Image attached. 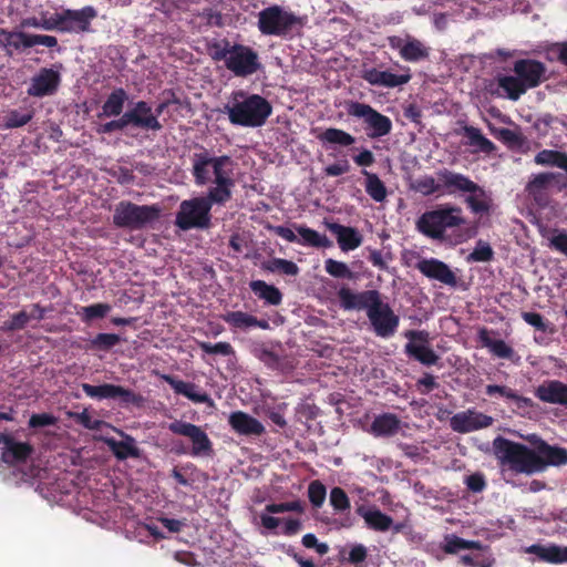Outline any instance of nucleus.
I'll return each instance as SVG.
<instances>
[{
	"instance_id": "16",
	"label": "nucleus",
	"mask_w": 567,
	"mask_h": 567,
	"mask_svg": "<svg viewBox=\"0 0 567 567\" xmlns=\"http://www.w3.org/2000/svg\"><path fill=\"white\" fill-rule=\"evenodd\" d=\"M338 298L341 309L344 310H365L379 302L382 298L378 289H365L359 292L352 291L347 287L338 290Z\"/></svg>"
},
{
	"instance_id": "43",
	"label": "nucleus",
	"mask_w": 567,
	"mask_h": 567,
	"mask_svg": "<svg viewBox=\"0 0 567 567\" xmlns=\"http://www.w3.org/2000/svg\"><path fill=\"white\" fill-rule=\"evenodd\" d=\"M250 352L269 369L275 370L279 367V355L271 350L267 343L262 341H254L250 346Z\"/></svg>"
},
{
	"instance_id": "7",
	"label": "nucleus",
	"mask_w": 567,
	"mask_h": 567,
	"mask_svg": "<svg viewBox=\"0 0 567 567\" xmlns=\"http://www.w3.org/2000/svg\"><path fill=\"white\" fill-rule=\"evenodd\" d=\"M161 208L157 205H138L127 200L116 204L113 214V225L118 228L138 230L157 220Z\"/></svg>"
},
{
	"instance_id": "24",
	"label": "nucleus",
	"mask_w": 567,
	"mask_h": 567,
	"mask_svg": "<svg viewBox=\"0 0 567 567\" xmlns=\"http://www.w3.org/2000/svg\"><path fill=\"white\" fill-rule=\"evenodd\" d=\"M362 79L370 85L392 89L406 84L411 80V74H393L389 71L371 68L363 71Z\"/></svg>"
},
{
	"instance_id": "29",
	"label": "nucleus",
	"mask_w": 567,
	"mask_h": 567,
	"mask_svg": "<svg viewBox=\"0 0 567 567\" xmlns=\"http://www.w3.org/2000/svg\"><path fill=\"white\" fill-rule=\"evenodd\" d=\"M477 337L482 346L501 359L516 361L518 359L516 351L506 344L502 339H493L491 332L486 328H482L477 332Z\"/></svg>"
},
{
	"instance_id": "2",
	"label": "nucleus",
	"mask_w": 567,
	"mask_h": 567,
	"mask_svg": "<svg viewBox=\"0 0 567 567\" xmlns=\"http://www.w3.org/2000/svg\"><path fill=\"white\" fill-rule=\"evenodd\" d=\"M528 442L534 449L497 435L493 441V450L499 466L516 474L533 475L548 466L567 464V449L550 445L537 434L529 435Z\"/></svg>"
},
{
	"instance_id": "54",
	"label": "nucleus",
	"mask_w": 567,
	"mask_h": 567,
	"mask_svg": "<svg viewBox=\"0 0 567 567\" xmlns=\"http://www.w3.org/2000/svg\"><path fill=\"white\" fill-rule=\"evenodd\" d=\"M324 270L334 278L340 279H352L353 272L350 268L342 261H338L334 259H327L324 261Z\"/></svg>"
},
{
	"instance_id": "11",
	"label": "nucleus",
	"mask_w": 567,
	"mask_h": 567,
	"mask_svg": "<svg viewBox=\"0 0 567 567\" xmlns=\"http://www.w3.org/2000/svg\"><path fill=\"white\" fill-rule=\"evenodd\" d=\"M404 337L409 340L404 347V352L410 358L425 367L437 363L440 358L431 348V336L427 330H405Z\"/></svg>"
},
{
	"instance_id": "42",
	"label": "nucleus",
	"mask_w": 567,
	"mask_h": 567,
	"mask_svg": "<svg viewBox=\"0 0 567 567\" xmlns=\"http://www.w3.org/2000/svg\"><path fill=\"white\" fill-rule=\"evenodd\" d=\"M362 175L365 177L364 188L370 198L377 203L384 202L388 195L384 182L374 173L365 169L362 171Z\"/></svg>"
},
{
	"instance_id": "55",
	"label": "nucleus",
	"mask_w": 567,
	"mask_h": 567,
	"mask_svg": "<svg viewBox=\"0 0 567 567\" xmlns=\"http://www.w3.org/2000/svg\"><path fill=\"white\" fill-rule=\"evenodd\" d=\"M413 188L424 196H431L441 192V182H436L432 176H425L416 179L413 184Z\"/></svg>"
},
{
	"instance_id": "34",
	"label": "nucleus",
	"mask_w": 567,
	"mask_h": 567,
	"mask_svg": "<svg viewBox=\"0 0 567 567\" xmlns=\"http://www.w3.org/2000/svg\"><path fill=\"white\" fill-rule=\"evenodd\" d=\"M484 393L489 396L499 394L501 396L513 400L518 410H526L534 406V401L532 399L520 395L515 390L505 385L488 384L485 386Z\"/></svg>"
},
{
	"instance_id": "18",
	"label": "nucleus",
	"mask_w": 567,
	"mask_h": 567,
	"mask_svg": "<svg viewBox=\"0 0 567 567\" xmlns=\"http://www.w3.org/2000/svg\"><path fill=\"white\" fill-rule=\"evenodd\" d=\"M61 82L58 71L52 68H41L31 80L27 93L31 97L42 99L56 93Z\"/></svg>"
},
{
	"instance_id": "53",
	"label": "nucleus",
	"mask_w": 567,
	"mask_h": 567,
	"mask_svg": "<svg viewBox=\"0 0 567 567\" xmlns=\"http://www.w3.org/2000/svg\"><path fill=\"white\" fill-rule=\"evenodd\" d=\"M327 489L320 480H313L308 484L307 497L316 508H320L326 499Z\"/></svg>"
},
{
	"instance_id": "10",
	"label": "nucleus",
	"mask_w": 567,
	"mask_h": 567,
	"mask_svg": "<svg viewBox=\"0 0 567 567\" xmlns=\"http://www.w3.org/2000/svg\"><path fill=\"white\" fill-rule=\"evenodd\" d=\"M367 317L373 333L383 339L394 336L400 327V316L382 298L370 308Z\"/></svg>"
},
{
	"instance_id": "32",
	"label": "nucleus",
	"mask_w": 567,
	"mask_h": 567,
	"mask_svg": "<svg viewBox=\"0 0 567 567\" xmlns=\"http://www.w3.org/2000/svg\"><path fill=\"white\" fill-rule=\"evenodd\" d=\"M124 440L117 441L114 437H109L105 440V443L113 453L114 456L118 460H126L128 457H141V450L136 445V440L134 436L130 434H124L121 432Z\"/></svg>"
},
{
	"instance_id": "21",
	"label": "nucleus",
	"mask_w": 567,
	"mask_h": 567,
	"mask_svg": "<svg viewBox=\"0 0 567 567\" xmlns=\"http://www.w3.org/2000/svg\"><path fill=\"white\" fill-rule=\"evenodd\" d=\"M415 268L431 280H436L449 287H455L457 278L451 267L436 258L419 260Z\"/></svg>"
},
{
	"instance_id": "14",
	"label": "nucleus",
	"mask_w": 567,
	"mask_h": 567,
	"mask_svg": "<svg viewBox=\"0 0 567 567\" xmlns=\"http://www.w3.org/2000/svg\"><path fill=\"white\" fill-rule=\"evenodd\" d=\"M97 17V11L92 6H85L79 10L63 9V33L83 34L92 32V22Z\"/></svg>"
},
{
	"instance_id": "64",
	"label": "nucleus",
	"mask_w": 567,
	"mask_h": 567,
	"mask_svg": "<svg viewBox=\"0 0 567 567\" xmlns=\"http://www.w3.org/2000/svg\"><path fill=\"white\" fill-rule=\"evenodd\" d=\"M467 488L473 493H481L486 487L485 476L482 473H474L465 480Z\"/></svg>"
},
{
	"instance_id": "47",
	"label": "nucleus",
	"mask_w": 567,
	"mask_h": 567,
	"mask_svg": "<svg viewBox=\"0 0 567 567\" xmlns=\"http://www.w3.org/2000/svg\"><path fill=\"white\" fill-rule=\"evenodd\" d=\"M260 267L270 272H280L288 276H297L299 272V267L293 261L281 258H272L268 261H264Z\"/></svg>"
},
{
	"instance_id": "52",
	"label": "nucleus",
	"mask_w": 567,
	"mask_h": 567,
	"mask_svg": "<svg viewBox=\"0 0 567 567\" xmlns=\"http://www.w3.org/2000/svg\"><path fill=\"white\" fill-rule=\"evenodd\" d=\"M494 258V250L488 243L478 240L473 251L467 256L468 262H489Z\"/></svg>"
},
{
	"instance_id": "1",
	"label": "nucleus",
	"mask_w": 567,
	"mask_h": 567,
	"mask_svg": "<svg viewBox=\"0 0 567 567\" xmlns=\"http://www.w3.org/2000/svg\"><path fill=\"white\" fill-rule=\"evenodd\" d=\"M192 176L197 186L214 185L205 196L182 202L174 224L183 230L205 229L210 225V210L214 205H225L233 197L235 187V162L228 155L214 156L207 148L190 157Z\"/></svg>"
},
{
	"instance_id": "27",
	"label": "nucleus",
	"mask_w": 567,
	"mask_h": 567,
	"mask_svg": "<svg viewBox=\"0 0 567 567\" xmlns=\"http://www.w3.org/2000/svg\"><path fill=\"white\" fill-rule=\"evenodd\" d=\"M326 226L330 233L337 236V241L341 250H353L362 245V235L355 227L337 223H327Z\"/></svg>"
},
{
	"instance_id": "61",
	"label": "nucleus",
	"mask_w": 567,
	"mask_h": 567,
	"mask_svg": "<svg viewBox=\"0 0 567 567\" xmlns=\"http://www.w3.org/2000/svg\"><path fill=\"white\" fill-rule=\"evenodd\" d=\"M522 319L528 324L534 327L537 331L547 332L548 322L544 320L543 316L536 311H523Z\"/></svg>"
},
{
	"instance_id": "19",
	"label": "nucleus",
	"mask_w": 567,
	"mask_h": 567,
	"mask_svg": "<svg viewBox=\"0 0 567 567\" xmlns=\"http://www.w3.org/2000/svg\"><path fill=\"white\" fill-rule=\"evenodd\" d=\"M494 423V417L483 414L476 410L460 412L451 417L450 424L454 432L460 434L472 433L482 429H487Z\"/></svg>"
},
{
	"instance_id": "33",
	"label": "nucleus",
	"mask_w": 567,
	"mask_h": 567,
	"mask_svg": "<svg viewBox=\"0 0 567 567\" xmlns=\"http://www.w3.org/2000/svg\"><path fill=\"white\" fill-rule=\"evenodd\" d=\"M401 424V419L394 414H379L370 424V433L374 436H394L400 432Z\"/></svg>"
},
{
	"instance_id": "57",
	"label": "nucleus",
	"mask_w": 567,
	"mask_h": 567,
	"mask_svg": "<svg viewBox=\"0 0 567 567\" xmlns=\"http://www.w3.org/2000/svg\"><path fill=\"white\" fill-rule=\"evenodd\" d=\"M329 502L330 505H332V507L340 513L346 512L350 508V501L343 488L339 486H336L330 489Z\"/></svg>"
},
{
	"instance_id": "59",
	"label": "nucleus",
	"mask_w": 567,
	"mask_h": 567,
	"mask_svg": "<svg viewBox=\"0 0 567 567\" xmlns=\"http://www.w3.org/2000/svg\"><path fill=\"white\" fill-rule=\"evenodd\" d=\"M199 347L202 351L209 354H221V355H233L235 354V350L228 342H217L212 344L209 342H200Z\"/></svg>"
},
{
	"instance_id": "62",
	"label": "nucleus",
	"mask_w": 567,
	"mask_h": 567,
	"mask_svg": "<svg viewBox=\"0 0 567 567\" xmlns=\"http://www.w3.org/2000/svg\"><path fill=\"white\" fill-rule=\"evenodd\" d=\"M548 247L567 257V233L556 229L548 239Z\"/></svg>"
},
{
	"instance_id": "26",
	"label": "nucleus",
	"mask_w": 567,
	"mask_h": 567,
	"mask_svg": "<svg viewBox=\"0 0 567 567\" xmlns=\"http://www.w3.org/2000/svg\"><path fill=\"white\" fill-rule=\"evenodd\" d=\"M162 379L171 386L174 393L182 394L194 403L210 402L209 394L199 390L198 386L192 382L183 381L172 374H163Z\"/></svg>"
},
{
	"instance_id": "28",
	"label": "nucleus",
	"mask_w": 567,
	"mask_h": 567,
	"mask_svg": "<svg viewBox=\"0 0 567 567\" xmlns=\"http://www.w3.org/2000/svg\"><path fill=\"white\" fill-rule=\"evenodd\" d=\"M557 177H560V174H537L533 177V179L527 182L525 190L527 195L535 200L536 204L545 205L547 202V190L551 183L555 182Z\"/></svg>"
},
{
	"instance_id": "60",
	"label": "nucleus",
	"mask_w": 567,
	"mask_h": 567,
	"mask_svg": "<svg viewBox=\"0 0 567 567\" xmlns=\"http://www.w3.org/2000/svg\"><path fill=\"white\" fill-rule=\"evenodd\" d=\"M130 125L128 121L126 120L125 114L123 113L120 118L107 121L105 123H102L96 128V132L99 134H112L117 131H123L125 127Z\"/></svg>"
},
{
	"instance_id": "15",
	"label": "nucleus",
	"mask_w": 567,
	"mask_h": 567,
	"mask_svg": "<svg viewBox=\"0 0 567 567\" xmlns=\"http://www.w3.org/2000/svg\"><path fill=\"white\" fill-rule=\"evenodd\" d=\"M388 43L392 50L399 51L400 56L408 62H419L430 56V48L412 35H390Z\"/></svg>"
},
{
	"instance_id": "63",
	"label": "nucleus",
	"mask_w": 567,
	"mask_h": 567,
	"mask_svg": "<svg viewBox=\"0 0 567 567\" xmlns=\"http://www.w3.org/2000/svg\"><path fill=\"white\" fill-rule=\"evenodd\" d=\"M58 422V417L53 414L42 413V414H33L29 419V427L39 429L45 426L55 425Z\"/></svg>"
},
{
	"instance_id": "46",
	"label": "nucleus",
	"mask_w": 567,
	"mask_h": 567,
	"mask_svg": "<svg viewBox=\"0 0 567 567\" xmlns=\"http://www.w3.org/2000/svg\"><path fill=\"white\" fill-rule=\"evenodd\" d=\"M233 44L228 39H213L207 43V53L215 62L224 61L230 55Z\"/></svg>"
},
{
	"instance_id": "17",
	"label": "nucleus",
	"mask_w": 567,
	"mask_h": 567,
	"mask_svg": "<svg viewBox=\"0 0 567 567\" xmlns=\"http://www.w3.org/2000/svg\"><path fill=\"white\" fill-rule=\"evenodd\" d=\"M513 71L528 90L538 87L548 79L545 63L533 58L516 60Z\"/></svg>"
},
{
	"instance_id": "6",
	"label": "nucleus",
	"mask_w": 567,
	"mask_h": 567,
	"mask_svg": "<svg viewBox=\"0 0 567 567\" xmlns=\"http://www.w3.org/2000/svg\"><path fill=\"white\" fill-rule=\"evenodd\" d=\"M257 27L262 35L286 37L303 27V19L274 4L258 13Z\"/></svg>"
},
{
	"instance_id": "49",
	"label": "nucleus",
	"mask_w": 567,
	"mask_h": 567,
	"mask_svg": "<svg viewBox=\"0 0 567 567\" xmlns=\"http://www.w3.org/2000/svg\"><path fill=\"white\" fill-rule=\"evenodd\" d=\"M1 43L6 48H12L14 50H20L22 48H31V44H28V41L31 39V34L24 32H10L4 29H0Z\"/></svg>"
},
{
	"instance_id": "38",
	"label": "nucleus",
	"mask_w": 567,
	"mask_h": 567,
	"mask_svg": "<svg viewBox=\"0 0 567 567\" xmlns=\"http://www.w3.org/2000/svg\"><path fill=\"white\" fill-rule=\"evenodd\" d=\"M127 94L123 87L113 90L102 105V116L117 117L122 115Z\"/></svg>"
},
{
	"instance_id": "40",
	"label": "nucleus",
	"mask_w": 567,
	"mask_h": 567,
	"mask_svg": "<svg viewBox=\"0 0 567 567\" xmlns=\"http://www.w3.org/2000/svg\"><path fill=\"white\" fill-rule=\"evenodd\" d=\"M296 230L300 236L298 244L307 247H331L333 243L326 235L319 234L317 230L306 225H297Z\"/></svg>"
},
{
	"instance_id": "36",
	"label": "nucleus",
	"mask_w": 567,
	"mask_h": 567,
	"mask_svg": "<svg viewBox=\"0 0 567 567\" xmlns=\"http://www.w3.org/2000/svg\"><path fill=\"white\" fill-rule=\"evenodd\" d=\"M251 291L258 299L262 300L269 306H279L282 301V293L279 288L268 285L262 280H252L249 284Z\"/></svg>"
},
{
	"instance_id": "51",
	"label": "nucleus",
	"mask_w": 567,
	"mask_h": 567,
	"mask_svg": "<svg viewBox=\"0 0 567 567\" xmlns=\"http://www.w3.org/2000/svg\"><path fill=\"white\" fill-rule=\"evenodd\" d=\"M121 343V337L116 333L99 332L91 340V348L96 351H110Z\"/></svg>"
},
{
	"instance_id": "13",
	"label": "nucleus",
	"mask_w": 567,
	"mask_h": 567,
	"mask_svg": "<svg viewBox=\"0 0 567 567\" xmlns=\"http://www.w3.org/2000/svg\"><path fill=\"white\" fill-rule=\"evenodd\" d=\"M81 389L82 392L90 398L97 400L118 399L125 405L133 404L138 406L141 405L143 400L141 394L128 389H124L121 385H115L111 383H104L101 385L82 383Z\"/></svg>"
},
{
	"instance_id": "20",
	"label": "nucleus",
	"mask_w": 567,
	"mask_h": 567,
	"mask_svg": "<svg viewBox=\"0 0 567 567\" xmlns=\"http://www.w3.org/2000/svg\"><path fill=\"white\" fill-rule=\"evenodd\" d=\"M124 114L131 126L155 132L163 128L161 121L157 120V115H153L150 103L144 100L134 103L133 107L128 109Z\"/></svg>"
},
{
	"instance_id": "35",
	"label": "nucleus",
	"mask_w": 567,
	"mask_h": 567,
	"mask_svg": "<svg viewBox=\"0 0 567 567\" xmlns=\"http://www.w3.org/2000/svg\"><path fill=\"white\" fill-rule=\"evenodd\" d=\"M498 87L503 91L505 97L517 101L527 91V86L518 76L515 75H497Z\"/></svg>"
},
{
	"instance_id": "4",
	"label": "nucleus",
	"mask_w": 567,
	"mask_h": 567,
	"mask_svg": "<svg viewBox=\"0 0 567 567\" xmlns=\"http://www.w3.org/2000/svg\"><path fill=\"white\" fill-rule=\"evenodd\" d=\"M225 109L231 124L245 127H259L272 114V105L267 97L241 90L234 93L233 104Z\"/></svg>"
},
{
	"instance_id": "45",
	"label": "nucleus",
	"mask_w": 567,
	"mask_h": 567,
	"mask_svg": "<svg viewBox=\"0 0 567 567\" xmlns=\"http://www.w3.org/2000/svg\"><path fill=\"white\" fill-rule=\"evenodd\" d=\"M463 133H465L470 144L477 146L481 152L489 154L495 151V144L493 141L483 135L480 128L467 125L463 127Z\"/></svg>"
},
{
	"instance_id": "22",
	"label": "nucleus",
	"mask_w": 567,
	"mask_h": 567,
	"mask_svg": "<svg viewBox=\"0 0 567 567\" xmlns=\"http://www.w3.org/2000/svg\"><path fill=\"white\" fill-rule=\"evenodd\" d=\"M33 446L29 442H19L12 435L3 443L1 461L10 466L24 464L32 456Z\"/></svg>"
},
{
	"instance_id": "31",
	"label": "nucleus",
	"mask_w": 567,
	"mask_h": 567,
	"mask_svg": "<svg viewBox=\"0 0 567 567\" xmlns=\"http://www.w3.org/2000/svg\"><path fill=\"white\" fill-rule=\"evenodd\" d=\"M229 424L239 435H260L265 431L256 417L240 411L230 414Z\"/></svg>"
},
{
	"instance_id": "8",
	"label": "nucleus",
	"mask_w": 567,
	"mask_h": 567,
	"mask_svg": "<svg viewBox=\"0 0 567 567\" xmlns=\"http://www.w3.org/2000/svg\"><path fill=\"white\" fill-rule=\"evenodd\" d=\"M346 111L349 116L363 120L367 136L371 140L386 136L392 130L391 120L367 103L348 101Z\"/></svg>"
},
{
	"instance_id": "39",
	"label": "nucleus",
	"mask_w": 567,
	"mask_h": 567,
	"mask_svg": "<svg viewBox=\"0 0 567 567\" xmlns=\"http://www.w3.org/2000/svg\"><path fill=\"white\" fill-rule=\"evenodd\" d=\"M440 547L447 555H456L461 550L466 549H483V545L480 540H466L454 534L445 535L444 542Z\"/></svg>"
},
{
	"instance_id": "48",
	"label": "nucleus",
	"mask_w": 567,
	"mask_h": 567,
	"mask_svg": "<svg viewBox=\"0 0 567 567\" xmlns=\"http://www.w3.org/2000/svg\"><path fill=\"white\" fill-rule=\"evenodd\" d=\"M34 116V110L30 109L27 111H20L17 109L10 110L7 112L4 116V127L6 128H18L27 125L32 121Z\"/></svg>"
},
{
	"instance_id": "30",
	"label": "nucleus",
	"mask_w": 567,
	"mask_h": 567,
	"mask_svg": "<svg viewBox=\"0 0 567 567\" xmlns=\"http://www.w3.org/2000/svg\"><path fill=\"white\" fill-rule=\"evenodd\" d=\"M525 553L536 555L540 561L551 564L567 563V546L533 544L526 547Z\"/></svg>"
},
{
	"instance_id": "56",
	"label": "nucleus",
	"mask_w": 567,
	"mask_h": 567,
	"mask_svg": "<svg viewBox=\"0 0 567 567\" xmlns=\"http://www.w3.org/2000/svg\"><path fill=\"white\" fill-rule=\"evenodd\" d=\"M266 512L269 514H280L288 512L302 513L303 512V503L300 499H295L291 502H282V503H270L266 506Z\"/></svg>"
},
{
	"instance_id": "23",
	"label": "nucleus",
	"mask_w": 567,
	"mask_h": 567,
	"mask_svg": "<svg viewBox=\"0 0 567 567\" xmlns=\"http://www.w3.org/2000/svg\"><path fill=\"white\" fill-rule=\"evenodd\" d=\"M221 318L233 330L248 331L255 328L260 330L270 329L268 320L258 319L256 316L241 310L227 311Z\"/></svg>"
},
{
	"instance_id": "9",
	"label": "nucleus",
	"mask_w": 567,
	"mask_h": 567,
	"mask_svg": "<svg viewBox=\"0 0 567 567\" xmlns=\"http://www.w3.org/2000/svg\"><path fill=\"white\" fill-rule=\"evenodd\" d=\"M167 430L173 435H182L190 441L192 447L188 454L192 457H209L213 454V443L208 434L198 425L175 419L167 424ZM175 452L187 454L185 449L175 450Z\"/></svg>"
},
{
	"instance_id": "5",
	"label": "nucleus",
	"mask_w": 567,
	"mask_h": 567,
	"mask_svg": "<svg viewBox=\"0 0 567 567\" xmlns=\"http://www.w3.org/2000/svg\"><path fill=\"white\" fill-rule=\"evenodd\" d=\"M437 181L441 182V192L449 195L468 194L465 204L474 214H487L492 207V199L488 193L476 182L461 173L443 168L436 172Z\"/></svg>"
},
{
	"instance_id": "41",
	"label": "nucleus",
	"mask_w": 567,
	"mask_h": 567,
	"mask_svg": "<svg viewBox=\"0 0 567 567\" xmlns=\"http://www.w3.org/2000/svg\"><path fill=\"white\" fill-rule=\"evenodd\" d=\"M535 163L539 165L556 166L564 169L567 174V153L555 150H543L535 156ZM563 187H567L566 181L561 183Z\"/></svg>"
},
{
	"instance_id": "50",
	"label": "nucleus",
	"mask_w": 567,
	"mask_h": 567,
	"mask_svg": "<svg viewBox=\"0 0 567 567\" xmlns=\"http://www.w3.org/2000/svg\"><path fill=\"white\" fill-rule=\"evenodd\" d=\"M112 307L107 303H95L89 307H82L78 315L82 322L90 324L95 319L104 318Z\"/></svg>"
},
{
	"instance_id": "58",
	"label": "nucleus",
	"mask_w": 567,
	"mask_h": 567,
	"mask_svg": "<svg viewBox=\"0 0 567 567\" xmlns=\"http://www.w3.org/2000/svg\"><path fill=\"white\" fill-rule=\"evenodd\" d=\"M350 163L347 157L343 155L337 158L336 162L323 167V174L328 177H339L342 176L350 171Z\"/></svg>"
},
{
	"instance_id": "12",
	"label": "nucleus",
	"mask_w": 567,
	"mask_h": 567,
	"mask_svg": "<svg viewBox=\"0 0 567 567\" xmlns=\"http://www.w3.org/2000/svg\"><path fill=\"white\" fill-rule=\"evenodd\" d=\"M226 68L237 78H248L261 66L258 53L250 47L234 43Z\"/></svg>"
},
{
	"instance_id": "44",
	"label": "nucleus",
	"mask_w": 567,
	"mask_h": 567,
	"mask_svg": "<svg viewBox=\"0 0 567 567\" xmlns=\"http://www.w3.org/2000/svg\"><path fill=\"white\" fill-rule=\"evenodd\" d=\"M360 513L367 525L373 530L386 532L392 526L393 519L379 508L369 509L363 513L361 508Z\"/></svg>"
},
{
	"instance_id": "3",
	"label": "nucleus",
	"mask_w": 567,
	"mask_h": 567,
	"mask_svg": "<svg viewBox=\"0 0 567 567\" xmlns=\"http://www.w3.org/2000/svg\"><path fill=\"white\" fill-rule=\"evenodd\" d=\"M467 224L462 208L455 204H436L415 220V229L424 237L447 246H457L468 239L461 230Z\"/></svg>"
},
{
	"instance_id": "37",
	"label": "nucleus",
	"mask_w": 567,
	"mask_h": 567,
	"mask_svg": "<svg viewBox=\"0 0 567 567\" xmlns=\"http://www.w3.org/2000/svg\"><path fill=\"white\" fill-rule=\"evenodd\" d=\"M317 138L323 146L339 145L342 147L351 146L357 141L354 136L338 127H327L317 135Z\"/></svg>"
},
{
	"instance_id": "25",
	"label": "nucleus",
	"mask_w": 567,
	"mask_h": 567,
	"mask_svg": "<svg viewBox=\"0 0 567 567\" xmlns=\"http://www.w3.org/2000/svg\"><path fill=\"white\" fill-rule=\"evenodd\" d=\"M535 394L542 402L567 408V384L559 380L544 381L538 385Z\"/></svg>"
}]
</instances>
